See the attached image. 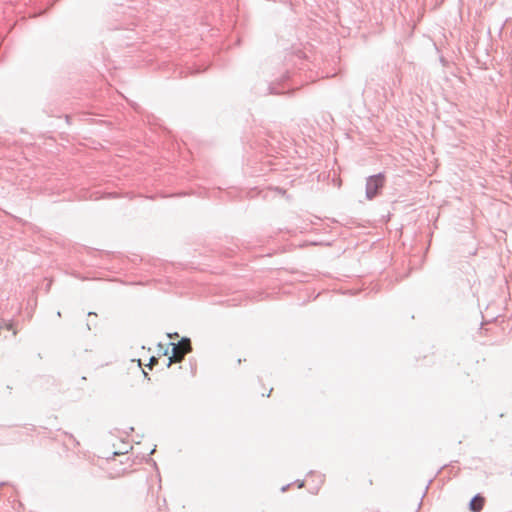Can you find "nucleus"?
<instances>
[{"mask_svg": "<svg viewBox=\"0 0 512 512\" xmlns=\"http://www.w3.org/2000/svg\"><path fill=\"white\" fill-rule=\"evenodd\" d=\"M191 349V342L187 338H184L177 344H174L172 348V356L170 357V364L173 362H180L183 357L191 351Z\"/></svg>", "mask_w": 512, "mask_h": 512, "instance_id": "1", "label": "nucleus"}, {"mask_svg": "<svg viewBox=\"0 0 512 512\" xmlns=\"http://www.w3.org/2000/svg\"><path fill=\"white\" fill-rule=\"evenodd\" d=\"M384 178L380 175L370 177L366 184V194L369 199H372L378 194V191L383 187Z\"/></svg>", "mask_w": 512, "mask_h": 512, "instance_id": "2", "label": "nucleus"}, {"mask_svg": "<svg viewBox=\"0 0 512 512\" xmlns=\"http://www.w3.org/2000/svg\"><path fill=\"white\" fill-rule=\"evenodd\" d=\"M485 505V498L481 495H476L469 504V508L472 512H480Z\"/></svg>", "mask_w": 512, "mask_h": 512, "instance_id": "3", "label": "nucleus"}, {"mask_svg": "<svg viewBox=\"0 0 512 512\" xmlns=\"http://www.w3.org/2000/svg\"><path fill=\"white\" fill-rule=\"evenodd\" d=\"M59 120L63 121L65 125H73L68 116H65L64 118H59Z\"/></svg>", "mask_w": 512, "mask_h": 512, "instance_id": "4", "label": "nucleus"}, {"mask_svg": "<svg viewBox=\"0 0 512 512\" xmlns=\"http://www.w3.org/2000/svg\"><path fill=\"white\" fill-rule=\"evenodd\" d=\"M157 363V359L155 357H151L149 366L152 367Z\"/></svg>", "mask_w": 512, "mask_h": 512, "instance_id": "5", "label": "nucleus"}]
</instances>
